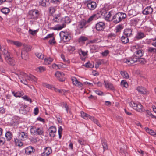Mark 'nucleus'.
<instances>
[{
  "label": "nucleus",
  "instance_id": "1",
  "mask_svg": "<svg viewBox=\"0 0 156 156\" xmlns=\"http://www.w3.org/2000/svg\"><path fill=\"white\" fill-rule=\"evenodd\" d=\"M131 51L134 53L133 55L125 61V62L129 65H130L137 62L139 58L143 56L144 51L138 44L132 46L131 48Z\"/></svg>",
  "mask_w": 156,
  "mask_h": 156
},
{
  "label": "nucleus",
  "instance_id": "2",
  "mask_svg": "<svg viewBox=\"0 0 156 156\" xmlns=\"http://www.w3.org/2000/svg\"><path fill=\"white\" fill-rule=\"evenodd\" d=\"M98 18V15L93 14L88 19L87 21L83 19L77 23L76 29L75 30V34H79L83 31L87 27L86 26L87 22L89 23L93 20H97Z\"/></svg>",
  "mask_w": 156,
  "mask_h": 156
},
{
  "label": "nucleus",
  "instance_id": "3",
  "mask_svg": "<svg viewBox=\"0 0 156 156\" xmlns=\"http://www.w3.org/2000/svg\"><path fill=\"white\" fill-rule=\"evenodd\" d=\"M17 75L20 79L22 78V80H20L21 82L26 85H27L28 83L27 79L32 81L36 82L37 81V78L31 74L28 76L26 73L22 72L17 74Z\"/></svg>",
  "mask_w": 156,
  "mask_h": 156
},
{
  "label": "nucleus",
  "instance_id": "4",
  "mask_svg": "<svg viewBox=\"0 0 156 156\" xmlns=\"http://www.w3.org/2000/svg\"><path fill=\"white\" fill-rule=\"evenodd\" d=\"M126 14L119 12L115 14L112 17L111 20L115 23H117L120 22L122 20L124 19L126 17Z\"/></svg>",
  "mask_w": 156,
  "mask_h": 156
},
{
  "label": "nucleus",
  "instance_id": "5",
  "mask_svg": "<svg viewBox=\"0 0 156 156\" xmlns=\"http://www.w3.org/2000/svg\"><path fill=\"white\" fill-rule=\"evenodd\" d=\"M32 47L30 45L24 44L23 45V50L21 52V57L22 59L26 60L27 58V52L31 51Z\"/></svg>",
  "mask_w": 156,
  "mask_h": 156
},
{
  "label": "nucleus",
  "instance_id": "6",
  "mask_svg": "<svg viewBox=\"0 0 156 156\" xmlns=\"http://www.w3.org/2000/svg\"><path fill=\"white\" fill-rule=\"evenodd\" d=\"M129 105L131 107L139 112H142L144 111L143 106L140 103L132 101L129 103Z\"/></svg>",
  "mask_w": 156,
  "mask_h": 156
},
{
  "label": "nucleus",
  "instance_id": "7",
  "mask_svg": "<svg viewBox=\"0 0 156 156\" xmlns=\"http://www.w3.org/2000/svg\"><path fill=\"white\" fill-rule=\"evenodd\" d=\"M70 22V20L68 16L62 18V25H58L57 27H54L53 29L55 30H59L62 29L66 26L65 23H69Z\"/></svg>",
  "mask_w": 156,
  "mask_h": 156
},
{
  "label": "nucleus",
  "instance_id": "8",
  "mask_svg": "<svg viewBox=\"0 0 156 156\" xmlns=\"http://www.w3.org/2000/svg\"><path fill=\"white\" fill-rule=\"evenodd\" d=\"M39 14V12L37 9H33L29 11L27 17L29 19L35 20L38 18Z\"/></svg>",
  "mask_w": 156,
  "mask_h": 156
},
{
  "label": "nucleus",
  "instance_id": "9",
  "mask_svg": "<svg viewBox=\"0 0 156 156\" xmlns=\"http://www.w3.org/2000/svg\"><path fill=\"white\" fill-rule=\"evenodd\" d=\"M30 131L31 134L34 135H41L44 133V131L42 128H37L34 126H31Z\"/></svg>",
  "mask_w": 156,
  "mask_h": 156
},
{
  "label": "nucleus",
  "instance_id": "10",
  "mask_svg": "<svg viewBox=\"0 0 156 156\" xmlns=\"http://www.w3.org/2000/svg\"><path fill=\"white\" fill-rule=\"evenodd\" d=\"M60 36L62 40L64 42L69 41L71 38L70 34L68 32L61 31L60 33Z\"/></svg>",
  "mask_w": 156,
  "mask_h": 156
},
{
  "label": "nucleus",
  "instance_id": "11",
  "mask_svg": "<svg viewBox=\"0 0 156 156\" xmlns=\"http://www.w3.org/2000/svg\"><path fill=\"white\" fill-rule=\"evenodd\" d=\"M53 19L52 20V23H61L62 22V18L61 17L60 14H55L53 15Z\"/></svg>",
  "mask_w": 156,
  "mask_h": 156
},
{
  "label": "nucleus",
  "instance_id": "12",
  "mask_svg": "<svg viewBox=\"0 0 156 156\" xmlns=\"http://www.w3.org/2000/svg\"><path fill=\"white\" fill-rule=\"evenodd\" d=\"M87 6L89 9L92 10L96 8L97 4L95 2L90 0L87 2Z\"/></svg>",
  "mask_w": 156,
  "mask_h": 156
},
{
  "label": "nucleus",
  "instance_id": "13",
  "mask_svg": "<svg viewBox=\"0 0 156 156\" xmlns=\"http://www.w3.org/2000/svg\"><path fill=\"white\" fill-rule=\"evenodd\" d=\"M55 75L59 81L63 82L65 81V79L64 77V74L63 72L57 71L55 74Z\"/></svg>",
  "mask_w": 156,
  "mask_h": 156
},
{
  "label": "nucleus",
  "instance_id": "14",
  "mask_svg": "<svg viewBox=\"0 0 156 156\" xmlns=\"http://www.w3.org/2000/svg\"><path fill=\"white\" fill-rule=\"evenodd\" d=\"M19 111L20 113L22 114H26L28 111V107L24 104H22L20 105Z\"/></svg>",
  "mask_w": 156,
  "mask_h": 156
},
{
  "label": "nucleus",
  "instance_id": "15",
  "mask_svg": "<svg viewBox=\"0 0 156 156\" xmlns=\"http://www.w3.org/2000/svg\"><path fill=\"white\" fill-rule=\"evenodd\" d=\"M49 131V135L52 137H54L56 132V129L54 126H51L48 129Z\"/></svg>",
  "mask_w": 156,
  "mask_h": 156
},
{
  "label": "nucleus",
  "instance_id": "16",
  "mask_svg": "<svg viewBox=\"0 0 156 156\" xmlns=\"http://www.w3.org/2000/svg\"><path fill=\"white\" fill-rule=\"evenodd\" d=\"M7 62L9 65L13 66L15 64V60L13 57H11L10 55L5 58Z\"/></svg>",
  "mask_w": 156,
  "mask_h": 156
},
{
  "label": "nucleus",
  "instance_id": "17",
  "mask_svg": "<svg viewBox=\"0 0 156 156\" xmlns=\"http://www.w3.org/2000/svg\"><path fill=\"white\" fill-rule=\"evenodd\" d=\"M95 27L97 30H102L105 28V24L104 22H99L96 24Z\"/></svg>",
  "mask_w": 156,
  "mask_h": 156
},
{
  "label": "nucleus",
  "instance_id": "18",
  "mask_svg": "<svg viewBox=\"0 0 156 156\" xmlns=\"http://www.w3.org/2000/svg\"><path fill=\"white\" fill-rule=\"evenodd\" d=\"M52 152V150L50 147L44 148V152L41 154L42 156H48Z\"/></svg>",
  "mask_w": 156,
  "mask_h": 156
},
{
  "label": "nucleus",
  "instance_id": "19",
  "mask_svg": "<svg viewBox=\"0 0 156 156\" xmlns=\"http://www.w3.org/2000/svg\"><path fill=\"white\" fill-rule=\"evenodd\" d=\"M153 9L151 6L147 7L143 11V13L145 15L150 14L152 13Z\"/></svg>",
  "mask_w": 156,
  "mask_h": 156
},
{
  "label": "nucleus",
  "instance_id": "20",
  "mask_svg": "<svg viewBox=\"0 0 156 156\" xmlns=\"http://www.w3.org/2000/svg\"><path fill=\"white\" fill-rule=\"evenodd\" d=\"M34 151L35 149L31 146L27 147L25 150V153L27 155L31 154Z\"/></svg>",
  "mask_w": 156,
  "mask_h": 156
},
{
  "label": "nucleus",
  "instance_id": "21",
  "mask_svg": "<svg viewBox=\"0 0 156 156\" xmlns=\"http://www.w3.org/2000/svg\"><path fill=\"white\" fill-rule=\"evenodd\" d=\"M8 43L15 45L18 47H20L22 45V44L20 42L18 41H14L12 40H8Z\"/></svg>",
  "mask_w": 156,
  "mask_h": 156
},
{
  "label": "nucleus",
  "instance_id": "22",
  "mask_svg": "<svg viewBox=\"0 0 156 156\" xmlns=\"http://www.w3.org/2000/svg\"><path fill=\"white\" fill-rule=\"evenodd\" d=\"M137 90L140 94H147V90L142 86H138L136 89Z\"/></svg>",
  "mask_w": 156,
  "mask_h": 156
},
{
  "label": "nucleus",
  "instance_id": "23",
  "mask_svg": "<svg viewBox=\"0 0 156 156\" xmlns=\"http://www.w3.org/2000/svg\"><path fill=\"white\" fill-rule=\"evenodd\" d=\"M127 148L126 146H124L123 147L120 148V152L122 154H125V156H128V154L127 152Z\"/></svg>",
  "mask_w": 156,
  "mask_h": 156
},
{
  "label": "nucleus",
  "instance_id": "24",
  "mask_svg": "<svg viewBox=\"0 0 156 156\" xmlns=\"http://www.w3.org/2000/svg\"><path fill=\"white\" fill-rule=\"evenodd\" d=\"M132 30L131 29H125L124 31V34L126 37H130L132 35Z\"/></svg>",
  "mask_w": 156,
  "mask_h": 156
},
{
  "label": "nucleus",
  "instance_id": "25",
  "mask_svg": "<svg viewBox=\"0 0 156 156\" xmlns=\"http://www.w3.org/2000/svg\"><path fill=\"white\" fill-rule=\"evenodd\" d=\"M56 11V7L55 6H51L49 7L48 9V12L49 14L52 16Z\"/></svg>",
  "mask_w": 156,
  "mask_h": 156
},
{
  "label": "nucleus",
  "instance_id": "26",
  "mask_svg": "<svg viewBox=\"0 0 156 156\" xmlns=\"http://www.w3.org/2000/svg\"><path fill=\"white\" fill-rule=\"evenodd\" d=\"M88 40L87 37L84 36H81L78 38V41L80 43H84L85 42Z\"/></svg>",
  "mask_w": 156,
  "mask_h": 156
},
{
  "label": "nucleus",
  "instance_id": "27",
  "mask_svg": "<svg viewBox=\"0 0 156 156\" xmlns=\"http://www.w3.org/2000/svg\"><path fill=\"white\" fill-rule=\"evenodd\" d=\"M104 82L106 88H108L112 90L113 89L114 87L112 84L105 80L104 81Z\"/></svg>",
  "mask_w": 156,
  "mask_h": 156
},
{
  "label": "nucleus",
  "instance_id": "28",
  "mask_svg": "<svg viewBox=\"0 0 156 156\" xmlns=\"http://www.w3.org/2000/svg\"><path fill=\"white\" fill-rule=\"evenodd\" d=\"M12 93L16 97H20L24 94V93L22 91H18L16 92H12Z\"/></svg>",
  "mask_w": 156,
  "mask_h": 156
},
{
  "label": "nucleus",
  "instance_id": "29",
  "mask_svg": "<svg viewBox=\"0 0 156 156\" xmlns=\"http://www.w3.org/2000/svg\"><path fill=\"white\" fill-rule=\"evenodd\" d=\"M112 13H113L112 11H110L106 12L104 14V16L107 20H108L111 17Z\"/></svg>",
  "mask_w": 156,
  "mask_h": 156
},
{
  "label": "nucleus",
  "instance_id": "30",
  "mask_svg": "<svg viewBox=\"0 0 156 156\" xmlns=\"http://www.w3.org/2000/svg\"><path fill=\"white\" fill-rule=\"evenodd\" d=\"M145 130L146 132L148 133H149L151 135H153L154 136H156V133H155L153 130H152L149 129L148 127L145 128Z\"/></svg>",
  "mask_w": 156,
  "mask_h": 156
},
{
  "label": "nucleus",
  "instance_id": "31",
  "mask_svg": "<svg viewBox=\"0 0 156 156\" xmlns=\"http://www.w3.org/2000/svg\"><path fill=\"white\" fill-rule=\"evenodd\" d=\"M5 136L7 140L9 141L12 138V135L10 131H8L6 133Z\"/></svg>",
  "mask_w": 156,
  "mask_h": 156
},
{
  "label": "nucleus",
  "instance_id": "32",
  "mask_svg": "<svg viewBox=\"0 0 156 156\" xmlns=\"http://www.w3.org/2000/svg\"><path fill=\"white\" fill-rule=\"evenodd\" d=\"M89 119H90L94 123L96 124L98 126L100 127H101V125L98 122V120L96 118H95L94 117L91 116H89Z\"/></svg>",
  "mask_w": 156,
  "mask_h": 156
},
{
  "label": "nucleus",
  "instance_id": "33",
  "mask_svg": "<svg viewBox=\"0 0 156 156\" xmlns=\"http://www.w3.org/2000/svg\"><path fill=\"white\" fill-rule=\"evenodd\" d=\"M27 134L24 132H21L19 135V138L21 140H24L25 138H26Z\"/></svg>",
  "mask_w": 156,
  "mask_h": 156
},
{
  "label": "nucleus",
  "instance_id": "34",
  "mask_svg": "<svg viewBox=\"0 0 156 156\" xmlns=\"http://www.w3.org/2000/svg\"><path fill=\"white\" fill-rule=\"evenodd\" d=\"M53 61V58H45L44 59V64L46 65L50 64Z\"/></svg>",
  "mask_w": 156,
  "mask_h": 156
},
{
  "label": "nucleus",
  "instance_id": "35",
  "mask_svg": "<svg viewBox=\"0 0 156 156\" xmlns=\"http://www.w3.org/2000/svg\"><path fill=\"white\" fill-rule=\"evenodd\" d=\"M121 41L124 44H126L129 42V39L128 37L122 36L121 38Z\"/></svg>",
  "mask_w": 156,
  "mask_h": 156
},
{
  "label": "nucleus",
  "instance_id": "36",
  "mask_svg": "<svg viewBox=\"0 0 156 156\" xmlns=\"http://www.w3.org/2000/svg\"><path fill=\"white\" fill-rule=\"evenodd\" d=\"M145 36V34L142 32H139L137 35V38L138 39H141Z\"/></svg>",
  "mask_w": 156,
  "mask_h": 156
},
{
  "label": "nucleus",
  "instance_id": "37",
  "mask_svg": "<svg viewBox=\"0 0 156 156\" xmlns=\"http://www.w3.org/2000/svg\"><path fill=\"white\" fill-rule=\"evenodd\" d=\"M1 11L3 13L6 14L9 12L10 10L8 8L5 7L2 9Z\"/></svg>",
  "mask_w": 156,
  "mask_h": 156
},
{
  "label": "nucleus",
  "instance_id": "38",
  "mask_svg": "<svg viewBox=\"0 0 156 156\" xmlns=\"http://www.w3.org/2000/svg\"><path fill=\"white\" fill-rule=\"evenodd\" d=\"M120 74L124 78L128 79L129 77V76L128 73L126 71H121L120 72Z\"/></svg>",
  "mask_w": 156,
  "mask_h": 156
},
{
  "label": "nucleus",
  "instance_id": "39",
  "mask_svg": "<svg viewBox=\"0 0 156 156\" xmlns=\"http://www.w3.org/2000/svg\"><path fill=\"white\" fill-rule=\"evenodd\" d=\"M81 117L85 119H86L88 118L89 119V116H90V115L85 113L83 111L81 112Z\"/></svg>",
  "mask_w": 156,
  "mask_h": 156
},
{
  "label": "nucleus",
  "instance_id": "40",
  "mask_svg": "<svg viewBox=\"0 0 156 156\" xmlns=\"http://www.w3.org/2000/svg\"><path fill=\"white\" fill-rule=\"evenodd\" d=\"M63 107L66 109L67 113H71L70 109L66 103H63Z\"/></svg>",
  "mask_w": 156,
  "mask_h": 156
},
{
  "label": "nucleus",
  "instance_id": "41",
  "mask_svg": "<svg viewBox=\"0 0 156 156\" xmlns=\"http://www.w3.org/2000/svg\"><path fill=\"white\" fill-rule=\"evenodd\" d=\"M46 0H40L39 1V5L42 6H46Z\"/></svg>",
  "mask_w": 156,
  "mask_h": 156
},
{
  "label": "nucleus",
  "instance_id": "42",
  "mask_svg": "<svg viewBox=\"0 0 156 156\" xmlns=\"http://www.w3.org/2000/svg\"><path fill=\"white\" fill-rule=\"evenodd\" d=\"M84 66L87 67L92 68L94 67V63H91L90 62H88L84 65Z\"/></svg>",
  "mask_w": 156,
  "mask_h": 156
},
{
  "label": "nucleus",
  "instance_id": "43",
  "mask_svg": "<svg viewBox=\"0 0 156 156\" xmlns=\"http://www.w3.org/2000/svg\"><path fill=\"white\" fill-rule=\"evenodd\" d=\"M148 51L150 53H156V48L153 47H149L148 49Z\"/></svg>",
  "mask_w": 156,
  "mask_h": 156
},
{
  "label": "nucleus",
  "instance_id": "44",
  "mask_svg": "<svg viewBox=\"0 0 156 156\" xmlns=\"http://www.w3.org/2000/svg\"><path fill=\"white\" fill-rule=\"evenodd\" d=\"M121 86H123L126 88H127L128 87V84L127 82L125 80H122L121 83Z\"/></svg>",
  "mask_w": 156,
  "mask_h": 156
},
{
  "label": "nucleus",
  "instance_id": "45",
  "mask_svg": "<svg viewBox=\"0 0 156 156\" xmlns=\"http://www.w3.org/2000/svg\"><path fill=\"white\" fill-rule=\"evenodd\" d=\"M36 70L37 71H39L40 72H42L44 71L45 70V68L44 67L40 66L37 68Z\"/></svg>",
  "mask_w": 156,
  "mask_h": 156
},
{
  "label": "nucleus",
  "instance_id": "46",
  "mask_svg": "<svg viewBox=\"0 0 156 156\" xmlns=\"http://www.w3.org/2000/svg\"><path fill=\"white\" fill-rule=\"evenodd\" d=\"M71 80L72 83L74 85H76L77 83H78V80L75 77H72L71 78Z\"/></svg>",
  "mask_w": 156,
  "mask_h": 156
},
{
  "label": "nucleus",
  "instance_id": "47",
  "mask_svg": "<svg viewBox=\"0 0 156 156\" xmlns=\"http://www.w3.org/2000/svg\"><path fill=\"white\" fill-rule=\"evenodd\" d=\"M22 98L27 101L30 102V103L32 102L31 99L26 95L22 97Z\"/></svg>",
  "mask_w": 156,
  "mask_h": 156
},
{
  "label": "nucleus",
  "instance_id": "48",
  "mask_svg": "<svg viewBox=\"0 0 156 156\" xmlns=\"http://www.w3.org/2000/svg\"><path fill=\"white\" fill-rule=\"evenodd\" d=\"M36 55L40 59H42L44 58V55L41 53H36Z\"/></svg>",
  "mask_w": 156,
  "mask_h": 156
},
{
  "label": "nucleus",
  "instance_id": "49",
  "mask_svg": "<svg viewBox=\"0 0 156 156\" xmlns=\"http://www.w3.org/2000/svg\"><path fill=\"white\" fill-rule=\"evenodd\" d=\"M101 40L100 39L96 38L90 41L92 43H98L100 42Z\"/></svg>",
  "mask_w": 156,
  "mask_h": 156
},
{
  "label": "nucleus",
  "instance_id": "50",
  "mask_svg": "<svg viewBox=\"0 0 156 156\" xmlns=\"http://www.w3.org/2000/svg\"><path fill=\"white\" fill-rule=\"evenodd\" d=\"M123 28V26L122 25H118L116 27V32H119Z\"/></svg>",
  "mask_w": 156,
  "mask_h": 156
},
{
  "label": "nucleus",
  "instance_id": "51",
  "mask_svg": "<svg viewBox=\"0 0 156 156\" xmlns=\"http://www.w3.org/2000/svg\"><path fill=\"white\" fill-rule=\"evenodd\" d=\"M3 55H4L5 58L10 55L9 53L6 50H5V51H3Z\"/></svg>",
  "mask_w": 156,
  "mask_h": 156
},
{
  "label": "nucleus",
  "instance_id": "52",
  "mask_svg": "<svg viewBox=\"0 0 156 156\" xmlns=\"http://www.w3.org/2000/svg\"><path fill=\"white\" fill-rule=\"evenodd\" d=\"M37 31V30H35L33 31L30 29L29 30V33L32 35H34L35 34Z\"/></svg>",
  "mask_w": 156,
  "mask_h": 156
},
{
  "label": "nucleus",
  "instance_id": "53",
  "mask_svg": "<svg viewBox=\"0 0 156 156\" xmlns=\"http://www.w3.org/2000/svg\"><path fill=\"white\" fill-rule=\"evenodd\" d=\"M102 145L103 146V148L105 151V149L107 148L108 147L107 144L105 141L102 142Z\"/></svg>",
  "mask_w": 156,
  "mask_h": 156
},
{
  "label": "nucleus",
  "instance_id": "54",
  "mask_svg": "<svg viewBox=\"0 0 156 156\" xmlns=\"http://www.w3.org/2000/svg\"><path fill=\"white\" fill-rule=\"evenodd\" d=\"M5 142V139L2 137H0V145H3Z\"/></svg>",
  "mask_w": 156,
  "mask_h": 156
},
{
  "label": "nucleus",
  "instance_id": "55",
  "mask_svg": "<svg viewBox=\"0 0 156 156\" xmlns=\"http://www.w3.org/2000/svg\"><path fill=\"white\" fill-rule=\"evenodd\" d=\"M109 53V51L107 50H105L104 52H102L101 55L102 56H105L107 55Z\"/></svg>",
  "mask_w": 156,
  "mask_h": 156
},
{
  "label": "nucleus",
  "instance_id": "56",
  "mask_svg": "<svg viewBox=\"0 0 156 156\" xmlns=\"http://www.w3.org/2000/svg\"><path fill=\"white\" fill-rule=\"evenodd\" d=\"M61 0H51V2L53 4H58Z\"/></svg>",
  "mask_w": 156,
  "mask_h": 156
},
{
  "label": "nucleus",
  "instance_id": "57",
  "mask_svg": "<svg viewBox=\"0 0 156 156\" xmlns=\"http://www.w3.org/2000/svg\"><path fill=\"white\" fill-rule=\"evenodd\" d=\"M137 62H138L140 63H144L145 62V59L144 58L140 57L138 59Z\"/></svg>",
  "mask_w": 156,
  "mask_h": 156
},
{
  "label": "nucleus",
  "instance_id": "58",
  "mask_svg": "<svg viewBox=\"0 0 156 156\" xmlns=\"http://www.w3.org/2000/svg\"><path fill=\"white\" fill-rule=\"evenodd\" d=\"M95 92L97 94L99 95H103V93L100 91L99 90H95Z\"/></svg>",
  "mask_w": 156,
  "mask_h": 156
},
{
  "label": "nucleus",
  "instance_id": "59",
  "mask_svg": "<svg viewBox=\"0 0 156 156\" xmlns=\"http://www.w3.org/2000/svg\"><path fill=\"white\" fill-rule=\"evenodd\" d=\"M39 112V109L37 107L35 108L34 111V113L35 115H37Z\"/></svg>",
  "mask_w": 156,
  "mask_h": 156
},
{
  "label": "nucleus",
  "instance_id": "60",
  "mask_svg": "<svg viewBox=\"0 0 156 156\" xmlns=\"http://www.w3.org/2000/svg\"><path fill=\"white\" fill-rule=\"evenodd\" d=\"M53 35V34H48L45 37H44V39H46L48 38L52 37Z\"/></svg>",
  "mask_w": 156,
  "mask_h": 156
},
{
  "label": "nucleus",
  "instance_id": "61",
  "mask_svg": "<svg viewBox=\"0 0 156 156\" xmlns=\"http://www.w3.org/2000/svg\"><path fill=\"white\" fill-rule=\"evenodd\" d=\"M5 112V110L4 108L0 107V114H3Z\"/></svg>",
  "mask_w": 156,
  "mask_h": 156
},
{
  "label": "nucleus",
  "instance_id": "62",
  "mask_svg": "<svg viewBox=\"0 0 156 156\" xmlns=\"http://www.w3.org/2000/svg\"><path fill=\"white\" fill-rule=\"evenodd\" d=\"M115 34L114 33H111L108 34V38H111L112 37H114Z\"/></svg>",
  "mask_w": 156,
  "mask_h": 156
},
{
  "label": "nucleus",
  "instance_id": "63",
  "mask_svg": "<svg viewBox=\"0 0 156 156\" xmlns=\"http://www.w3.org/2000/svg\"><path fill=\"white\" fill-rule=\"evenodd\" d=\"M49 42L50 44H51L52 43H55V41L54 38H53L51 40H49Z\"/></svg>",
  "mask_w": 156,
  "mask_h": 156
},
{
  "label": "nucleus",
  "instance_id": "64",
  "mask_svg": "<svg viewBox=\"0 0 156 156\" xmlns=\"http://www.w3.org/2000/svg\"><path fill=\"white\" fill-rule=\"evenodd\" d=\"M78 143L81 145H83L84 144V142L82 140L79 139L78 140Z\"/></svg>",
  "mask_w": 156,
  "mask_h": 156
}]
</instances>
